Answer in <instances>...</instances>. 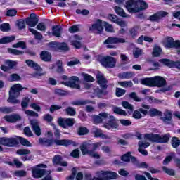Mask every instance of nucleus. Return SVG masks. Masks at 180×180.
I'll return each instance as SVG.
<instances>
[{"instance_id":"obj_1","label":"nucleus","mask_w":180,"mask_h":180,"mask_svg":"<svg viewBox=\"0 0 180 180\" xmlns=\"http://www.w3.org/2000/svg\"><path fill=\"white\" fill-rule=\"evenodd\" d=\"M23 89H27V87H23L20 84L13 85L9 90V96L7 99V102L8 103H12L13 105H18L20 103V101L17 99V98L20 96V91H23Z\"/></svg>"},{"instance_id":"obj_2","label":"nucleus","mask_w":180,"mask_h":180,"mask_svg":"<svg viewBox=\"0 0 180 180\" xmlns=\"http://www.w3.org/2000/svg\"><path fill=\"white\" fill-rule=\"evenodd\" d=\"M148 8L144 0H129L126 2V8L129 13H136Z\"/></svg>"},{"instance_id":"obj_3","label":"nucleus","mask_w":180,"mask_h":180,"mask_svg":"<svg viewBox=\"0 0 180 180\" xmlns=\"http://www.w3.org/2000/svg\"><path fill=\"white\" fill-rule=\"evenodd\" d=\"M141 81L142 85H146V86H158V88H162V86L167 85V81L161 76L144 78Z\"/></svg>"},{"instance_id":"obj_4","label":"nucleus","mask_w":180,"mask_h":180,"mask_svg":"<svg viewBox=\"0 0 180 180\" xmlns=\"http://www.w3.org/2000/svg\"><path fill=\"white\" fill-rule=\"evenodd\" d=\"M171 136L169 134H166L165 135L154 134H146L144 135L145 140H149L152 143H167L169 141V138Z\"/></svg>"},{"instance_id":"obj_5","label":"nucleus","mask_w":180,"mask_h":180,"mask_svg":"<svg viewBox=\"0 0 180 180\" xmlns=\"http://www.w3.org/2000/svg\"><path fill=\"white\" fill-rule=\"evenodd\" d=\"M41 168H47V165L44 164H39L35 167H32V174L33 178L38 179L39 178H43L44 175H50L51 171H47Z\"/></svg>"},{"instance_id":"obj_6","label":"nucleus","mask_w":180,"mask_h":180,"mask_svg":"<svg viewBox=\"0 0 180 180\" xmlns=\"http://www.w3.org/2000/svg\"><path fill=\"white\" fill-rule=\"evenodd\" d=\"M97 177H94L92 180H110L116 179L117 174L110 171H99L96 173Z\"/></svg>"},{"instance_id":"obj_7","label":"nucleus","mask_w":180,"mask_h":180,"mask_svg":"<svg viewBox=\"0 0 180 180\" xmlns=\"http://www.w3.org/2000/svg\"><path fill=\"white\" fill-rule=\"evenodd\" d=\"M0 144L6 146V147H15V146L19 144V136L0 138Z\"/></svg>"},{"instance_id":"obj_8","label":"nucleus","mask_w":180,"mask_h":180,"mask_svg":"<svg viewBox=\"0 0 180 180\" xmlns=\"http://www.w3.org/2000/svg\"><path fill=\"white\" fill-rule=\"evenodd\" d=\"M118 43H126V39L119 37H108L104 41L103 44L105 45L107 49H115V46L113 44H117Z\"/></svg>"},{"instance_id":"obj_9","label":"nucleus","mask_w":180,"mask_h":180,"mask_svg":"<svg viewBox=\"0 0 180 180\" xmlns=\"http://www.w3.org/2000/svg\"><path fill=\"white\" fill-rule=\"evenodd\" d=\"M61 84L65 85V86L75 88V89H79L81 88V86H79V78L77 76H72L69 78V81L61 82Z\"/></svg>"},{"instance_id":"obj_10","label":"nucleus","mask_w":180,"mask_h":180,"mask_svg":"<svg viewBox=\"0 0 180 180\" xmlns=\"http://www.w3.org/2000/svg\"><path fill=\"white\" fill-rule=\"evenodd\" d=\"M116 61L115 58L108 56L101 59V63L105 68H115L116 67Z\"/></svg>"},{"instance_id":"obj_11","label":"nucleus","mask_w":180,"mask_h":180,"mask_svg":"<svg viewBox=\"0 0 180 180\" xmlns=\"http://www.w3.org/2000/svg\"><path fill=\"white\" fill-rule=\"evenodd\" d=\"M58 124L63 129L67 127H72L75 124V119L74 118H58Z\"/></svg>"},{"instance_id":"obj_12","label":"nucleus","mask_w":180,"mask_h":180,"mask_svg":"<svg viewBox=\"0 0 180 180\" xmlns=\"http://www.w3.org/2000/svg\"><path fill=\"white\" fill-rule=\"evenodd\" d=\"M109 120L103 124V127L107 129V130H110L112 129H117L119 127V124L117 123V120L113 115L108 116Z\"/></svg>"},{"instance_id":"obj_13","label":"nucleus","mask_w":180,"mask_h":180,"mask_svg":"<svg viewBox=\"0 0 180 180\" xmlns=\"http://www.w3.org/2000/svg\"><path fill=\"white\" fill-rule=\"evenodd\" d=\"M89 30L97 33L98 34L103 32V22L101 20H97L96 22L93 24L89 28Z\"/></svg>"},{"instance_id":"obj_14","label":"nucleus","mask_w":180,"mask_h":180,"mask_svg":"<svg viewBox=\"0 0 180 180\" xmlns=\"http://www.w3.org/2000/svg\"><path fill=\"white\" fill-rule=\"evenodd\" d=\"M165 47H166V49H180V41H174V38L167 37L165 44Z\"/></svg>"},{"instance_id":"obj_15","label":"nucleus","mask_w":180,"mask_h":180,"mask_svg":"<svg viewBox=\"0 0 180 180\" xmlns=\"http://www.w3.org/2000/svg\"><path fill=\"white\" fill-rule=\"evenodd\" d=\"M160 63H162V64L170 68H177V70H180V60L173 61L169 59H161L160 60Z\"/></svg>"},{"instance_id":"obj_16","label":"nucleus","mask_w":180,"mask_h":180,"mask_svg":"<svg viewBox=\"0 0 180 180\" xmlns=\"http://www.w3.org/2000/svg\"><path fill=\"white\" fill-rule=\"evenodd\" d=\"M53 143L56 144V146H73L74 147H75V146H77V143H75V141H72V140H70V139H55L53 140Z\"/></svg>"},{"instance_id":"obj_17","label":"nucleus","mask_w":180,"mask_h":180,"mask_svg":"<svg viewBox=\"0 0 180 180\" xmlns=\"http://www.w3.org/2000/svg\"><path fill=\"white\" fill-rule=\"evenodd\" d=\"M108 117H109V114L108 112H100L98 115H94L93 117L94 123H95V124H99L100 123H102L103 120L108 119Z\"/></svg>"},{"instance_id":"obj_18","label":"nucleus","mask_w":180,"mask_h":180,"mask_svg":"<svg viewBox=\"0 0 180 180\" xmlns=\"http://www.w3.org/2000/svg\"><path fill=\"white\" fill-rule=\"evenodd\" d=\"M168 15V12L166 11H159L151 16L149 17L150 20L151 22H158V20H161L162 18H165Z\"/></svg>"},{"instance_id":"obj_19","label":"nucleus","mask_w":180,"mask_h":180,"mask_svg":"<svg viewBox=\"0 0 180 180\" xmlns=\"http://www.w3.org/2000/svg\"><path fill=\"white\" fill-rule=\"evenodd\" d=\"M30 124L36 136H41V129L39 125V122L37 120H32L30 121Z\"/></svg>"},{"instance_id":"obj_20","label":"nucleus","mask_w":180,"mask_h":180,"mask_svg":"<svg viewBox=\"0 0 180 180\" xmlns=\"http://www.w3.org/2000/svg\"><path fill=\"white\" fill-rule=\"evenodd\" d=\"M49 46L51 47L54 48L57 47L58 50H60V51H68V45L66 43H57V42H51L49 43Z\"/></svg>"},{"instance_id":"obj_21","label":"nucleus","mask_w":180,"mask_h":180,"mask_svg":"<svg viewBox=\"0 0 180 180\" xmlns=\"http://www.w3.org/2000/svg\"><path fill=\"white\" fill-rule=\"evenodd\" d=\"M160 119L165 124H171L172 123V112L170 110H166L164 112V116Z\"/></svg>"},{"instance_id":"obj_22","label":"nucleus","mask_w":180,"mask_h":180,"mask_svg":"<svg viewBox=\"0 0 180 180\" xmlns=\"http://www.w3.org/2000/svg\"><path fill=\"white\" fill-rule=\"evenodd\" d=\"M53 165H61V167H67L68 163L65 161H63V157L59 155H56L53 157Z\"/></svg>"},{"instance_id":"obj_23","label":"nucleus","mask_w":180,"mask_h":180,"mask_svg":"<svg viewBox=\"0 0 180 180\" xmlns=\"http://www.w3.org/2000/svg\"><path fill=\"white\" fill-rule=\"evenodd\" d=\"M38 143L40 146H43L44 147H51V146L54 144V140L47 139L46 138H39Z\"/></svg>"},{"instance_id":"obj_24","label":"nucleus","mask_w":180,"mask_h":180,"mask_svg":"<svg viewBox=\"0 0 180 180\" xmlns=\"http://www.w3.org/2000/svg\"><path fill=\"white\" fill-rule=\"evenodd\" d=\"M4 119L6 122H9L10 123H15V122H18V120H20L22 117L18 114H13L10 115H6Z\"/></svg>"},{"instance_id":"obj_25","label":"nucleus","mask_w":180,"mask_h":180,"mask_svg":"<svg viewBox=\"0 0 180 180\" xmlns=\"http://www.w3.org/2000/svg\"><path fill=\"white\" fill-rule=\"evenodd\" d=\"M97 82L99 84L102 89H106L108 88V80H106L102 75H97Z\"/></svg>"},{"instance_id":"obj_26","label":"nucleus","mask_w":180,"mask_h":180,"mask_svg":"<svg viewBox=\"0 0 180 180\" xmlns=\"http://www.w3.org/2000/svg\"><path fill=\"white\" fill-rule=\"evenodd\" d=\"M79 40H82V38L77 34L73 36V39L71 41V44L75 49H81V41Z\"/></svg>"},{"instance_id":"obj_27","label":"nucleus","mask_w":180,"mask_h":180,"mask_svg":"<svg viewBox=\"0 0 180 180\" xmlns=\"http://www.w3.org/2000/svg\"><path fill=\"white\" fill-rule=\"evenodd\" d=\"M63 28L60 25H54L52 27V34L56 37H61Z\"/></svg>"},{"instance_id":"obj_28","label":"nucleus","mask_w":180,"mask_h":180,"mask_svg":"<svg viewBox=\"0 0 180 180\" xmlns=\"http://www.w3.org/2000/svg\"><path fill=\"white\" fill-rule=\"evenodd\" d=\"M89 148H91V143H89L84 142L81 145L80 150L83 155H85V154H91Z\"/></svg>"},{"instance_id":"obj_29","label":"nucleus","mask_w":180,"mask_h":180,"mask_svg":"<svg viewBox=\"0 0 180 180\" xmlns=\"http://www.w3.org/2000/svg\"><path fill=\"white\" fill-rule=\"evenodd\" d=\"M25 63L27 65H28V67H30L31 68H34V70H36V71H41V68H40L39 64H37L34 61L32 60H26Z\"/></svg>"},{"instance_id":"obj_30","label":"nucleus","mask_w":180,"mask_h":180,"mask_svg":"<svg viewBox=\"0 0 180 180\" xmlns=\"http://www.w3.org/2000/svg\"><path fill=\"white\" fill-rule=\"evenodd\" d=\"M134 76V73L133 72H124L118 74V77L121 79H130V78H133Z\"/></svg>"},{"instance_id":"obj_31","label":"nucleus","mask_w":180,"mask_h":180,"mask_svg":"<svg viewBox=\"0 0 180 180\" xmlns=\"http://www.w3.org/2000/svg\"><path fill=\"white\" fill-rule=\"evenodd\" d=\"M40 58L42 61H51V53H50L49 51H43L40 54Z\"/></svg>"},{"instance_id":"obj_32","label":"nucleus","mask_w":180,"mask_h":180,"mask_svg":"<svg viewBox=\"0 0 180 180\" xmlns=\"http://www.w3.org/2000/svg\"><path fill=\"white\" fill-rule=\"evenodd\" d=\"M114 10L115 11V13L118 15L119 16H122V18H130V15L126 14V12H124V10L119 6L114 7Z\"/></svg>"},{"instance_id":"obj_33","label":"nucleus","mask_w":180,"mask_h":180,"mask_svg":"<svg viewBox=\"0 0 180 180\" xmlns=\"http://www.w3.org/2000/svg\"><path fill=\"white\" fill-rule=\"evenodd\" d=\"M89 103H92V102L89 100H77L72 102V105L75 106H84Z\"/></svg>"},{"instance_id":"obj_34","label":"nucleus","mask_w":180,"mask_h":180,"mask_svg":"<svg viewBox=\"0 0 180 180\" xmlns=\"http://www.w3.org/2000/svg\"><path fill=\"white\" fill-rule=\"evenodd\" d=\"M16 39L15 36H10V37H4L0 39V44H6L8 43H11Z\"/></svg>"},{"instance_id":"obj_35","label":"nucleus","mask_w":180,"mask_h":180,"mask_svg":"<svg viewBox=\"0 0 180 180\" xmlns=\"http://www.w3.org/2000/svg\"><path fill=\"white\" fill-rule=\"evenodd\" d=\"M25 23L30 27H35V26L39 23V19H32L30 18H27L25 20Z\"/></svg>"},{"instance_id":"obj_36","label":"nucleus","mask_w":180,"mask_h":180,"mask_svg":"<svg viewBox=\"0 0 180 180\" xmlns=\"http://www.w3.org/2000/svg\"><path fill=\"white\" fill-rule=\"evenodd\" d=\"M28 30L32 34H33L34 36H35V39L37 40H41V39H43V35L41 34V33L39 32L37 30H36L33 28H29Z\"/></svg>"},{"instance_id":"obj_37","label":"nucleus","mask_w":180,"mask_h":180,"mask_svg":"<svg viewBox=\"0 0 180 180\" xmlns=\"http://www.w3.org/2000/svg\"><path fill=\"white\" fill-rule=\"evenodd\" d=\"M8 52L10 53V54H13L14 56H23V54H25L23 51L11 48L8 49Z\"/></svg>"},{"instance_id":"obj_38","label":"nucleus","mask_w":180,"mask_h":180,"mask_svg":"<svg viewBox=\"0 0 180 180\" xmlns=\"http://www.w3.org/2000/svg\"><path fill=\"white\" fill-rule=\"evenodd\" d=\"M89 133V130L88 128L85 127H80L77 129V134L79 136H85L86 134H88Z\"/></svg>"},{"instance_id":"obj_39","label":"nucleus","mask_w":180,"mask_h":180,"mask_svg":"<svg viewBox=\"0 0 180 180\" xmlns=\"http://www.w3.org/2000/svg\"><path fill=\"white\" fill-rule=\"evenodd\" d=\"M112 110L114 113L117 115H121L122 116H127V112L125 110H122L120 108L118 107H113Z\"/></svg>"},{"instance_id":"obj_40","label":"nucleus","mask_w":180,"mask_h":180,"mask_svg":"<svg viewBox=\"0 0 180 180\" xmlns=\"http://www.w3.org/2000/svg\"><path fill=\"white\" fill-rule=\"evenodd\" d=\"M118 85L122 86V88H131L133 86L132 81H124V82H119Z\"/></svg>"},{"instance_id":"obj_41","label":"nucleus","mask_w":180,"mask_h":180,"mask_svg":"<svg viewBox=\"0 0 180 180\" xmlns=\"http://www.w3.org/2000/svg\"><path fill=\"white\" fill-rule=\"evenodd\" d=\"M22 79V77H20V76L16 73H13L11 75H10L8 81H10V82H16V81H20Z\"/></svg>"},{"instance_id":"obj_42","label":"nucleus","mask_w":180,"mask_h":180,"mask_svg":"<svg viewBox=\"0 0 180 180\" xmlns=\"http://www.w3.org/2000/svg\"><path fill=\"white\" fill-rule=\"evenodd\" d=\"M150 116L151 117H154V116H161L162 115V112L155 108H152L149 110Z\"/></svg>"},{"instance_id":"obj_43","label":"nucleus","mask_w":180,"mask_h":180,"mask_svg":"<svg viewBox=\"0 0 180 180\" xmlns=\"http://www.w3.org/2000/svg\"><path fill=\"white\" fill-rule=\"evenodd\" d=\"M122 105L125 109H128L129 110V113H132V112L134 110L133 105L131 104H129L127 101H122Z\"/></svg>"},{"instance_id":"obj_44","label":"nucleus","mask_w":180,"mask_h":180,"mask_svg":"<svg viewBox=\"0 0 180 180\" xmlns=\"http://www.w3.org/2000/svg\"><path fill=\"white\" fill-rule=\"evenodd\" d=\"M18 140L22 146H25V147H32V143H30V142L26 139L18 136Z\"/></svg>"},{"instance_id":"obj_45","label":"nucleus","mask_w":180,"mask_h":180,"mask_svg":"<svg viewBox=\"0 0 180 180\" xmlns=\"http://www.w3.org/2000/svg\"><path fill=\"white\" fill-rule=\"evenodd\" d=\"M12 47H13V49H19V47H20V49H22V50H25V49H27L26 42H25V41H18V43L13 44L12 46Z\"/></svg>"},{"instance_id":"obj_46","label":"nucleus","mask_w":180,"mask_h":180,"mask_svg":"<svg viewBox=\"0 0 180 180\" xmlns=\"http://www.w3.org/2000/svg\"><path fill=\"white\" fill-rule=\"evenodd\" d=\"M171 143H172V146L174 148H177V147H179V146H180V140L178 137L174 136L172 139Z\"/></svg>"},{"instance_id":"obj_47","label":"nucleus","mask_w":180,"mask_h":180,"mask_svg":"<svg viewBox=\"0 0 180 180\" xmlns=\"http://www.w3.org/2000/svg\"><path fill=\"white\" fill-rule=\"evenodd\" d=\"M129 34L133 39H135L139 34V27H134L129 30Z\"/></svg>"},{"instance_id":"obj_48","label":"nucleus","mask_w":180,"mask_h":180,"mask_svg":"<svg viewBox=\"0 0 180 180\" xmlns=\"http://www.w3.org/2000/svg\"><path fill=\"white\" fill-rule=\"evenodd\" d=\"M161 53H162V49L158 46H155L153 49V56L154 57H159V56L161 55Z\"/></svg>"},{"instance_id":"obj_49","label":"nucleus","mask_w":180,"mask_h":180,"mask_svg":"<svg viewBox=\"0 0 180 180\" xmlns=\"http://www.w3.org/2000/svg\"><path fill=\"white\" fill-rule=\"evenodd\" d=\"M29 102H30V98L29 97H24L22 99L21 106H22V109H26V108H27V106H29Z\"/></svg>"},{"instance_id":"obj_50","label":"nucleus","mask_w":180,"mask_h":180,"mask_svg":"<svg viewBox=\"0 0 180 180\" xmlns=\"http://www.w3.org/2000/svg\"><path fill=\"white\" fill-rule=\"evenodd\" d=\"M129 98L131 99H134L135 102H142L143 98H139V96H137V94L136 92H131L129 94Z\"/></svg>"},{"instance_id":"obj_51","label":"nucleus","mask_w":180,"mask_h":180,"mask_svg":"<svg viewBox=\"0 0 180 180\" xmlns=\"http://www.w3.org/2000/svg\"><path fill=\"white\" fill-rule=\"evenodd\" d=\"M0 30H1V32H9L11 30V25H9V23L1 24Z\"/></svg>"},{"instance_id":"obj_52","label":"nucleus","mask_w":180,"mask_h":180,"mask_svg":"<svg viewBox=\"0 0 180 180\" xmlns=\"http://www.w3.org/2000/svg\"><path fill=\"white\" fill-rule=\"evenodd\" d=\"M65 110L69 116H75L77 115V111L72 107H68Z\"/></svg>"},{"instance_id":"obj_53","label":"nucleus","mask_w":180,"mask_h":180,"mask_svg":"<svg viewBox=\"0 0 180 180\" xmlns=\"http://www.w3.org/2000/svg\"><path fill=\"white\" fill-rule=\"evenodd\" d=\"M141 54H143V50L140 49L139 48L134 49L133 55L134 58H139Z\"/></svg>"},{"instance_id":"obj_54","label":"nucleus","mask_w":180,"mask_h":180,"mask_svg":"<svg viewBox=\"0 0 180 180\" xmlns=\"http://www.w3.org/2000/svg\"><path fill=\"white\" fill-rule=\"evenodd\" d=\"M30 150L28 149H19L16 151V154L18 155H27L30 154Z\"/></svg>"},{"instance_id":"obj_55","label":"nucleus","mask_w":180,"mask_h":180,"mask_svg":"<svg viewBox=\"0 0 180 180\" xmlns=\"http://www.w3.org/2000/svg\"><path fill=\"white\" fill-rule=\"evenodd\" d=\"M162 168L164 172H165V174H167V175H175V171H174V169H169L165 166L162 167Z\"/></svg>"},{"instance_id":"obj_56","label":"nucleus","mask_w":180,"mask_h":180,"mask_svg":"<svg viewBox=\"0 0 180 180\" xmlns=\"http://www.w3.org/2000/svg\"><path fill=\"white\" fill-rule=\"evenodd\" d=\"M82 75L86 82H94V77L88 74L82 73Z\"/></svg>"},{"instance_id":"obj_57","label":"nucleus","mask_w":180,"mask_h":180,"mask_svg":"<svg viewBox=\"0 0 180 180\" xmlns=\"http://www.w3.org/2000/svg\"><path fill=\"white\" fill-rule=\"evenodd\" d=\"M60 109H63V106L58 105H51L49 108V111L51 113H54L56 110H60Z\"/></svg>"},{"instance_id":"obj_58","label":"nucleus","mask_w":180,"mask_h":180,"mask_svg":"<svg viewBox=\"0 0 180 180\" xmlns=\"http://www.w3.org/2000/svg\"><path fill=\"white\" fill-rule=\"evenodd\" d=\"M131 157V152H127L126 154L122 155V160L125 162H129Z\"/></svg>"},{"instance_id":"obj_59","label":"nucleus","mask_w":180,"mask_h":180,"mask_svg":"<svg viewBox=\"0 0 180 180\" xmlns=\"http://www.w3.org/2000/svg\"><path fill=\"white\" fill-rule=\"evenodd\" d=\"M16 13H18V11H16V9L15 8H12V9H8L6 13V15L7 16H16Z\"/></svg>"},{"instance_id":"obj_60","label":"nucleus","mask_w":180,"mask_h":180,"mask_svg":"<svg viewBox=\"0 0 180 180\" xmlns=\"http://www.w3.org/2000/svg\"><path fill=\"white\" fill-rule=\"evenodd\" d=\"M96 94L98 98H102V95H108V91L98 89L97 91H96Z\"/></svg>"},{"instance_id":"obj_61","label":"nucleus","mask_w":180,"mask_h":180,"mask_svg":"<svg viewBox=\"0 0 180 180\" xmlns=\"http://www.w3.org/2000/svg\"><path fill=\"white\" fill-rule=\"evenodd\" d=\"M24 134H25V136H27V137H33V132H32V130L29 127H26L24 128Z\"/></svg>"},{"instance_id":"obj_62","label":"nucleus","mask_w":180,"mask_h":180,"mask_svg":"<svg viewBox=\"0 0 180 180\" xmlns=\"http://www.w3.org/2000/svg\"><path fill=\"white\" fill-rule=\"evenodd\" d=\"M0 112L1 113H12L13 110L11 107H1L0 108Z\"/></svg>"},{"instance_id":"obj_63","label":"nucleus","mask_w":180,"mask_h":180,"mask_svg":"<svg viewBox=\"0 0 180 180\" xmlns=\"http://www.w3.org/2000/svg\"><path fill=\"white\" fill-rule=\"evenodd\" d=\"M70 33H77V32H79V25H75L71 26L69 28Z\"/></svg>"},{"instance_id":"obj_64","label":"nucleus","mask_w":180,"mask_h":180,"mask_svg":"<svg viewBox=\"0 0 180 180\" xmlns=\"http://www.w3.org/2000/svg\"><path fill=\"white\" fill-rule=\"evenodd\" d=\"M115 93L117 96L120 97L122 96V95H124V94H126V90L121 88H117Z\"/></svg>"}]
</instances>
